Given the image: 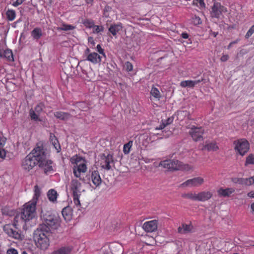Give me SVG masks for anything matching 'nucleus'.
Masks as SVG:
<instances>
[{"label":"nucleus","mask_w":254,"mask_h":254,"mask_svg":"<svg viewBox=\"0 0 254 254\" xmlns=\"http://www.w3.org/2000/svg\"><path fill=\"white\" fill-rule=\"evenodd\" d=\"M39 196V192L35 190L33 198L23 205L21 213L15 216L13 225L16 229H18L20 225L35 217L37 201Z\"/></svg>","instance_id":"nucleus-1"},{"label":"nucleus","mask_w":254,"mask_h":254,"mask_svg":"<svg viewBox=\"0 0 254 254\" xmlns=\"http://www.w3.org/2000/svg\"><path fill=\"white\" fill-rule=\"evenodd\" d=\"M70 162L73 165V174L74 177L84 181V179H82L81 175V174L85 173L87 171V161L84 157L76 154L71 157Z\"/></svg>","instance_id":"nucleus-2"},{"label":"nucleus","mask_w":254,"mask_h":254,"mask_svg":"<svg viewBox=\"0 0 254 254\" xmlns=\"http://www.w3.org/2000/svg\"><path fill=\"white\" fill-rule=\"evenodd\" d=\"M48 228L44 225H39L34 233V239L37 247L41 250H46L49 246V233Z\"/></svg>","instance_id":"nucleus-3"},{"label":"nucleus","mask_w":254,"mask_h":254,"mask_svg":"<svg viewBox=\"0 0 254 254\" xmlns=\"http://www.w3.org/2000/svg\"><path fill=\"white\" fill-rule=\"evenodd\" d=\"M41 218L43 223L39 225L45 226L48 228V232L51 230H56L60 225V219L58 216L52 214L51 211L41 210Z\"/></svg>","instance_id":"nucleus-4"},{"label":"nucleus","mask_w":254,"mask_h":254,"mask_svg":"<svg viewBox=\"0 0 254 254\" xmlns=\"http://www.w3.org/2000/svg\"><path fill=\"white\" fill-rule=\"evenodd\" d=\"M33 156L34 160H36L38 165L44 162L47 158V154L46 149L44 148L43 144L41 142L37 143L35 148L30 153Z\"/></svg>","instance_id":"nucleus-5"},{"label":"nucleus","mask_w":254,"mask_h":254,"mask_svg":"<svg viewBox=\"0 0 254 254\" xmlns=\"http://www.w3.org/2000/svg\"><path fill=\"white\" fill-rule=\"evenodd\" d=\"M81 184L77 179H72L70 189L72 192L73 203L78 209L81 207L79 196L81 195Z\"/></svg>","instance_id":"nucleus-6"},{"label":"nucleus","mask_w":254,"mask_h":254,"mask_svg":"<svg viewBox=\"0 0 254 254\" xmlns=\"http://www.w3.org/2000/svg\"><path fill=\"white\" fill-rule=\"evenodd\" d=\"M234 149L237 154L245 156L249 151L250 145L246 138H240L233 142Z\"/></svg>","instance_id":"nucleus-7"},{"label":"nucleus","mask_w":254,"mask_h":254,"mask_svg":"<svg viewBox=\"0 0 254 254\" xmlns=\"http://www.w3.org/2000/svg\"><path fill=\"white\" fill-rule=\"evenodd\" d=\"M227 12V7L222 5L220 2H215L211 7L210 14L212 17L219 18L223 13Z\"/></svg>","instance_id":"nucleus-8"},{"label":"nucleus","mask_w":254,"mask_h":254,"mask_svg":"<svg viewBox=\"0 0 254 254\" xmlns=\"http://www.w3.org/2000/svg\"><path fill=\"white\" fill-rule=\"evenodd\" d=\"M101 167L107 170H109L112 168V165H114L113 156L112 154H108L106 155L103 154L100 160Z\"/></svg>","instance_id":"nucleus-9"},{"label":"nucleus","mask_w":254,"mask_h":254,"mask_svg":"<svg viewBox=\"0 0 254 254\" xmlns=\"http://www.w3.org/2000/svg\"><path fill=\"white\" fill-rule=\"evenodd\" d=\"M37 164L36 160L29 153L22 160L21 167L23 170L29 171Z\"/></svg>","instance_id":"nucleus-10"},{"label":"nucleus","mask_w":254,"mask_h":254,"mask_svg":"<svg viewBox=\"0 0 254 254\" xmlns=\"http://www.w3.org/2000/svg\"><path fill=\"white\" fill-rule=\"evenodd\" d=\"M204 182V180L201 177H194L189 179L181 184L180 187H198L201 186Z\"/></svg>","instance_id":"nucleus-11"},{"label":"nucleus","mask_w":254,"mask_h":254,"mask_svg":"<svg viewBox=\"0 0 254 254\" xmlns=\"http://www.w3.org/2000/svg\"><path fill=\"white\" fill-rule=\"evenodd\" d=\"M204 129L202 127L192 126L189 131V134L194 141H198L203 139Z\"/></svg>","instance_id":"nucleus-12"},{"label":"nucleus","mask_w":254,"mask_h":254,"mask_svg":"<svg viewBox=\"0 0 254 254\" xmlns=\"http://www.w3.org/2000/svg\"><path fill=\"white\" fill-rule=\"evenodd\" d=\"M180 161L177 160H166L162 161L159 163V166L170 170H179Z\"/></svg>","instance_id":"nucleus-13"},{"label":"nucleus","mask_w":254,"mask_h":254,"mask_svg":"<svg viewBox=\"0 0 254 254\" xmlns=\"http://www.w3.org/2000/svg\"><path fill=\"white\" fill-rule=\"evenodd\" d=\"M90 49L87 48L85 53L86 55V60L91 62L94 64H100L102 61V56L96 52H90Z\"/></svg>","instance_id":"nucleus-14"},{"label":"nucleus","mask_w":254,"mask_h":254,"mask_svg":"<svg viewBox=\"0 0 254 254\" xmlns=\"http://www.w3.org/2000/svg\"><path fill=\"white\" fill-rule=\"evenodd\" d=\"M4 232L9 236L17 240H22V235L19 231L14 230L11 225H6L4 226Z\"/></svg>","instance_id":"nucleus-15"},{"label":"nucleus","mask_w":254,"mask_h":254,"mask_svg":"<svg viewBox=\"0 0 254 254\" xmlns=\"http://www.w3.org/2000/svg\"><path fill=\"white\" fill-rule=\"evenodd\" d=\"M158 221L151 220L145 222L143 225V229L147 232H153L157 229Z\"/></svg>","instance_id":"nucleus-16"},{"label":"nucleus","mask_w":254,"mask_h":254,"mask_svg":"<svg viewBox=\"0 0 254 254\" xmlns=\"http://www.w3.org/2000/svg\"><path fill=\"white\" fill-rule=\"evenodd\" d=\"M89 176L92 182L96 187L101 184L102 179L97 170L90 171Z\"/></svg>","instance_id":"nucleus-17"},{"label":"nucleus","mask_w":254,"mask_h":254,"mask_svg":"<svg viewBox=\"0 0 254 254\" xmlns=\"http://www.w3.org/2000/svg\"><path fill=\"white\" fill-rule=\"evenodd\" d=\"M213 194L209 191H202L196 193V201L204 202L212 197Z\"/></svg>","instance_id":"nucleus-18"},{"label":"nucleus","mask_w":254,"mask_h":254,"mask_svg":"<svg viewBox=\"0 0 254 254\" xmlns=\"http://www.w3.org/2000/svg\"><path fill=\"white\" fill-rule=\"evenodd\" d=\"M203 78H202L196 80H184L181 82L180 86L183 88L189 87L190 88H193L196 84L203 81Z\"/></svg>","instance_id":"nucleus-19"},{"label":"nucleus","mask_w":254,"mask_h":254,"mask_svg":"<svg viewBox=\"0 0 254 254\" xmlns=\"http://www.w3.org/2000/svg\"><path fill=\"white\" fill-rule=\"evenodd\" d=\"M150 94L151 96V100L154 99L157 101H159L162 97V95L159 91V89L154 85L151 88Z\"/></svg>","instance_id":"nucleus-20"},{"label":"nucleus","mask_w":254,"mask_h":254,"mask_svg":"<svg viewBox=\"0 0 254 254\" xmlns=\"http://www.w3.org/2000/svg\"><path fill=\"white\" fill-rule=\"evenodd\" d=\"M235 191V189L232 188L224 189L221 187L217 190V193L220 196L229 197L231 194L234 193Z\"/></svg>","instance_id":"nucleus-21"},{"label":"nucleus","mask_w":254,"mask_h":254,"mask_svg":"<svg viewBox=\"0 0 254 254\" xmlns=\"http://www.w3.org/2000/svg\"><path fill=\"white\" fill-rule=\"evenodd\" d=\"M62 213L65 221H69L71 219L72 210L70 206H66L64 208L62 211Z\"/></svg>","instance_id":"nucleus-22"},{"label":"nucleus","mask_w":254,"mask_h":254,"mask_svg":"<svg viewBox=\"0 0 254 254\" xmlns=\"http://www.w3.org/2000/svg\"><path fill=\"white\" fill-rule=\"evenodd\" d=\"M202 149L208 151H216L219 149V146L216 141L206 142Z\"/></svg>","instance_id":"nucleus-23"},{"label":"nucleus","mask_w":254,"mask_h":254,"mask_svg":"<svg viewBox=\"0 0 254 254\" xmlns=\"http://www.w3.org/2000/svg\"><path fill=\"white\" fill-rule=\"evenodd\" d=\"M193 229V226L191 224L183 223L178 228V232L180 234H186L190 232Z\"/></svg>","instance_id":"nucleus-24"},{"label":"nucleus","mask_w":254,"mask_h":254,"mask_svg":"<svg viewBox=\"0 0 254 254\" xmlns=\"http://www.w3.org/2000/svg\"><path fill=\"white\" fill-rule=\"evenodd\" d=\"M50 139L53 145L57 151V153H59L61 151V147L57 138L54 134L51 133Z\"/></svg>","instance_id":"nucleus-25"},{"label":"nucleus","mask_w":254,"mask_h":254,"mask_svg":"<svg viewBox=\"0 0 254 254\" xmlns=\"http://www.w3.org/2000/svg\"><path fill=\"white\" fill-rule=\"evenodd\" d=\"M43 164H39L38 165L40 168H43L44 169V172L45 173L50 172L53 170V167L52 166V161L50 160L47 159L44 162H43Z\"/></svg>","instance_id":"nucleus-26"},{"label":"nucleus","mask_w":254,"mask_h":254,"mask_svg":"<svg viewBox=\"0 0 254 254\" xmlns=\"http://www.w3.org/2000/svg\"><path fill=\"white\" fill-rule=\"evenodd\" d=\"M72 251V247L71 246L62 247L53 252L52 254H70Z\"/></svg>","instance_id":"nucleus-27"},{"label":"nucleus","mask_w":254,"mask_h":254,"mask_svg":"<svg viewBox=\"0 0 254 254\" xmlns=\"http://www.w3.org/2000/svg\"><path fill=\"white\" fill-rule=\"evenodd\" d=\"M54 116L56 118L63 121H67L71 117L69 113L62 111L55 112L54 113Z\"/></svg>","instance_id":"nucleus-28"},{"label":"nucleus","mask_w":254,"mask_h":254,"mask_svg":"<svg viewBox=\"0 0 254 254\" xmlns=\"http://www.w3.org/2000/svg\"><path fill=\"white\" fill-rule=\"evenodd\" d=\"M123 26L122 23L112 24L109 28V31L113 36H116L118 32L122 29Z\"/></svg>","instance_id":"nucleus-29"},{"label":"nucleus","mask_w":254,"mask_h":254,"mask_svg":"<svg viewBox=\"0 0 254 254\" xmlns=\"http://www.w3.org/2000/svg\"><path fill=\"white\" fill-rule=\"evenodd\" d=\"M111 251L113 254H123V248L119 244H113L111 246Z\"/></svg>","instance_id":"nucleus-30"},{"label":"nucleus","mask_w":254,"mask_h":254,"mask_svg":"<svg viewBox=\"0 0 254 254\" xmlns=\"http://www.w3.org/2000/svg\"><path fill=\"white\" fill-rule=\"evenodd\" d=\"M2 58L6 59L8 61L12 62L14 60L12 52L10 49L3 50Z\"/></svg>","instance_id":"nucleus-31"},{"label":"nucleus","mask_w":254,"mask_h":254,"mask_svg":"<svg viewBox=\"0 0 254 254\" xmlns=\"http://www.w3.org/2000/svg\"><path fill=\"white\" fill-rule=\"evenodd\" d=\"M42 35V31L40 28H35L31 32V36L34 39L38 40Z\"/></svg>","instance_id":"nucleus-32"},{"label":"nucleus","mask_w":254,"mask_h":254,"mask_svg":"<svg viewBox=\"0 0 254 254\" xmlns=\"http://www.w3.org/2000/svg\"><path fill=\"white\" fill-rule=\"evenodd\" d=\"M47 196L50 201L55 202L57 200L58 196L57 192L55 190H50L48 191Z\"/></svg>","instance_id":"nucleus-33"},{"label":"nucleus","mask_w":254,"mask_h":254,"mask_svg":"<svg viewBox=\"0 0 254 254\" xmlns=\"http://www.w3.org/2000/svg\"><path fill=\"white\" fill-rule=\"evenodd\" d=\"M162 123L160 125L159 127L155 128L156 130H160L165 128L167 126L170 125L173 122V118L170 117L165 121H162Z\"/></svg>","instance_id":"nucleus-34"},{"label":"nucleus","mask_w":254,"mask_h":254,"mask_svg":"<svg viewBox=\"0 0 254 254\" xmlns=\"http://www.w3.org/2000/svg\"><path fill=\"white\" fill-rule=\"evenodd\" d=\"M245 166H249L254 165V154L250 153L246 157L245 162Z\"/></svg>","instance_id":"nucleus-35"},{"label":"nucleus","mask_w":254,"mask_h":254,"mask_svg":"<svg viewBox=\"0 0 254 254\" xmlns=\"http://www.w3.org/2000/svg\"><path fill=\"white\" fill-rule=\"evenodd\" d=\"M76 27L72 25L67 24L64 22L62 24V26L58 27L57 29L60 31H68L75 29Z\"/></svg>","instance_id":"nucleus-36"},{"label":"nucleus","mask_w":254,"mask_h":254,"mask_svg":"<svg viewBox=\"0 0 254 254\" xmlns=\"http://www.w3.org/2000/svg\"><path fill=\"white\" fill-rule=\"evenodd\" d=\"M6 16L7 20L12 21L14 20L16 17V12L13 9H8L6 12Z\"/></svg>","instance_id":"nucleus-37"},{"label":"nucleus","mask_w":254,"mask_h":254,"mask_svg":"<svg viewBox=\"0 0 254 254\" xmlns=\"http://www.w3.org/2000/svg\"><path fill=\"white\" fill-rule=\"evenodd\" d=\"M29 116L31 120L36 122H41V120L39 118V114H38L35 111L32 109L29 111Z\"/></svg>","instance_id":"nucleus-38"},{"label":"nucleus","mask_w":254,"mask_h":254,"mask_svg":"<svg viewBox=\"0 0 254 254\" xmlns=\"http://www.w3.org/2000/svg\"><path fill=\"white\" fill-rule=\"evenodd\" d=\"M182 197L184 198L189 199L192 200L196 201V193L188 192L182 194Z\"/></svg>","instance_id":"nucleus-39"},{"label":"nucleus","mask_w":254,"mask_h":254,"mask_svg":"<svg viewBox=\"0 0 254 254\" xmlns=\"http://www.w3.org/2000/svg\"><path fill=\"white\" fill-rule=\"evenodd\" d=\"M179 170L184 171H189L193 170V167L188 164H184L180 162Z\"/></svg>","instance_id":"nucleus-40"},{"label":"nucleus","mask_w":254,"mask_h":254,"mask_svg":"<svg viewBox=\"0 0 254 254\" xmlns=\"http://www.w3.org/2000/svg\"><path fill=\"white\" fill-rule=\"evenodd\" d=\"M82 24L87 28H91L94 26V21L90 19H85L82 22Z\"/></svg>","instance_id":"nucleus-41"},{"label":"nucleus","mask_w":254,"mask_h":254,"mask_svg":"<svg viewBox=\"0 0 254 254\" xmlns=\"http://www.w3.org/2000/svg\"><path fill=\"white\" fill-rule=\"evenodd\" d=\"M132 143V141H129L124 145L123 151L125 154H128L130 152Z\"/></svg>","instance_id":"nucleus-42"},{"label":"nucleus","mask_w":254,"mask_h":254,"mask_svg":"<svg viewBox=\"0 0 254 254\" xmlns=\"http://www.w3.org/2000/svg\"><path fill=\"white\" fill-rule=\"evenodd\" d=\"M44 108V104L42 102H40L35 106L34 110H33L35 111L38 114H40L43 111Z\"/></svg>","instance_id":"nucleus-43"},{"label":"nucleus","mask_w":254,"mask_h":254,"mask_svg":"<svg viewBox=\"0 0 254 254\" xmlns=\"http://www.w3.org/2000/svg\"><path fill=\"white\" fill-rule=\"evenodd\" d=\"M254 184V176L249 178H244V185L251 186Z\"/></svg>","instance_id":"nucleus-44"},{"label":"nucleus","mask_w":254,"mask_h":254,"mask_svg":"<svg viewBox=\"0 0 254 254\" xmlns=\"http://www.w3.org/2000/svg\"><path fill=\"white\" fill-rule=\"evenodd\" d=\"M231 181L235 184L244 185V178L235 177L232 178Z\"/></svg>","instance_id":"nucleus-45"},{"label":"nucleus","mask_w":254,"mask_h":254,"mask_svg":"<svg viewBox=\"0 0 254 254\" xmlns=\"http://www.w3.org/2000/svg\"><path fill=\"white\" fill-rule=\"evenodd\" d=\"M76 106L82 111H85V109L88 108L86 103L84 102H77Z\"/></svg>","instance_id":"nucleus-46"},{"label":"nucleus","mask_w":254,"mask_h":254,"mask_svg":"<svg viewBox=\"0 0 254 254\" xmlns=\"http://www.w3.org/2000/svg\"><path fill=\"white\" fill-rule=\"evenodd\" d=\"M96 50L97 52L105 58H106V54L104 52V50L102 48L100 44H98L96 46Z\"/></svg>","instance_id":"nucleus-47"},{"label":"nucleus","mask_w":254,"mask_h":254,"mask_svg":"<svg viewBox=\"0 0 254 254\" xmlns=\"http://www.w3.org/2000/svg\"><path fill=\"white\" fill-rule=\"evenodd\" d=\"M253 33H254V24L251 27V28L247 32L245 35L246 38H249L250 36H251L253 35Z\"/></svg>","instance_id":"nucleus-48"},{"label":"nucleus","mask_w":254,"mask_h":254,"mask_svg":"<svg viewBox=\"0 0 254 254\" xmlns=\"http://www.w3.org/2000/svg\"><path fill=\"white\" fill-rule=\"evenodd\" d=\"M125 67L126 68V70L128 71H131L133 69V65L131 63L129 62H127L125 63Z\"/></svg>","instance_id":"nucleus-49"},{"label":"nucleus","mask_w":254,"mask_h":254,"mask_svg":"<svg viewBox=\"0 0 254 254\" xmlns=\"http://www.w3.org/2000/svg\"><path fill=\"white\" fill-rule=\"evenodd\" d=\"M193 19V23L195 25H198L201 23V20L200 18L198 16H195V17Z\"/></svg>","instance_id":"nucleus-50"},{"label":"nucleus","mask_w":254,"mask_h":254,"mask_svg":"<svg viewBox=\"0 0 254 254\" xmlns=\"http://www.w3.org/2000/svg\"><path fill=\"white\" fill-rule=\"evenodd\" d=\"M24 0H16L15 1L13 2L12 5L14 7H17L21 4Z\"/></svg>","instance_id":"nucleus-51"},{"label":"nucleus","mask_w":254,"mask_h":254,"mask_svg":"<svg viewBox=\"0 0 254 254\" xmlns=\"http://www.w3.org/2000/svg\"><path fill=\"white\" fill-rule=\"evenodd\" d=\"M7 254H18V252L15 249L11 248L7 251Z\"/></svg>","instance_id":"nucleus-52"},{"label":"nucleus","mask_w":254,"mask_h":254,"mask_svg":"<svg viewBox=\"0 0 254 254\" xmlns=\"http://www.w3.org/2000/svg\"><path fill=\"white\" fill-rule=\"evenodd\" d=\"M93 27H94L95 32L97 33L103 30L102 27L98 25H94Z\"/></svg>","instance_id":"nucleus-53"},{"label":"nucleus","mask_w":254,"mask_h":254,"mask_svg":"<svg viewBox=\"0 0 254 254\" xmlns=\"http://www.w3.org/2000/svg\"><path fill=\"white\" fill-rule=\"evenodd\" d=\"M229 57L228 55H223L220 58V60L222 62H226L228 60Z\"/></svg>","instance_id":"nucleus-54"},{"label":"nucleus","mask_w":254,"mask_h":254,"mask_svg":"<svg viewBox=\"0 0 254 254\" xmlns=\"http://www.w3.org/2000/svg\"><path fill=\"white\" fill-rule=\"evenodd\" d=\"M6 138L4 137H0V148L4 146L5 143Z\"/></svg>","instance_id":"nucleus-55"},{"label":"nucleus","mask_w":254,"mask_h":254,"mask_svg":"<svg viewBox=\"0 0 254 254\" xmlns=\"http://www.w3.org/2000/svg\"><path fill=\"white\" fill-rule=\"evenodd\" d=\"M6 155V152L4 149L0 150V158L3 159Z\"/></svg>","instance_id":"nucleus-56"},{"label":"nucleus","mask_w":254,"mask_h":254,"mask_svg":"<svg viewBox=\"0 0 254 254\" xmlns=\"http://www.w3.org/2000/svg\"><path fill=\"white\" fill-rule=\"evenodd\" d=\"M189 34L186 33V32H183L182 34H181V37L183 38V39H188L189 38Z\"/></svg>","instance_id":"nucleus-57"},{"label":"nucleus","mask_w":254,"mask_h":254,"mask_svg":"<svg viewBox=\"0 0 254 254\" xmlns=\"http://www.w3.org/2000/svg\"><path fill=\"white\" fill-rule=\"evenodd\" d=\"M247 195L250 198H254V191H251L248 192Z\"/></svg>","instance_id":"nucleus-58"},{"label":"nucleus","mask_w":254,"mask_h":254,"mask_svg":"<svg viewBox=\"0 0 254 254\" xmlns=\"http://www.w3.org/2000/svg\"><path fill=\"white\" fill-rule=\"evenodd\" d=\"M196 0L199 3V5L201 6H204L205 4H204L203 0Z\"/></svg>","instance_id":"nucleus-59"},{"label":"nucleus","mask_w":254,"mask_h":254,"mask_svg":"<svg viewBox=\"0 0 254 254\" xmlns=\"http://www.w3.org/2000/svg\"><path fill=\"white\" fill-rule=\"evenodd\" d=\"M218 32H212L211 34L214 37H216L217 35H218Z\"/></svg>","instance_id":"nucleus-60"},{"label":"nucleus","mask_w":254,"mask_h":254,"mask_svg":"<svg viewBox=\"0 0 254 254\" xmlns=\"http://www.w3.org/2000/svg\"><path fill=\"white\" fill-rule=\"evenodd\" d=\"M3 50L0 49V59L2 58V55H3Z\"/></svg>","instance_id":"nucleus-61"},{"label":"nucleus","mask_w":254,"mask_h":254,"mask_svg":"<svg viewBox=\"0 0 254 254\" xmlns=\"http://www.w3.org/2000/svg\"><path fill=\"white\" fill-rule=\"evenodd\" d=\"M93 0H85V1L88 4H90L93 2Z\"/></svg>","instance_id":"nucleus-62"},{"label":"nucleus","mask_w":254,"mask_h":254,"mask_svg":"<svg viewBox=\"0 0 254 254\" xmlns=\"http://www.w3.org/2000/svg\"><path fill=\"white\" fill-rule=\"evenodd\" d=\"M251 208L253 211H254V202L252 203L251 205Z\"/></svg>","instance_id":"nucleus-63"},{"label":"nucleus","mask_w":254,"mask_h":254,"mask_svg":"<svg viewBox=\"0 0 254 254\" xmlns=\"http://www.w3.org/2000/svg\"><path fill=\"white\" fill-rule=\"evenodd\" d=\"M238 40H235V41H233V42H231V44L233 45V44H235L237 43H238Z\"/></svg>","instance_id":"nucleus-64"}]
</instances>
